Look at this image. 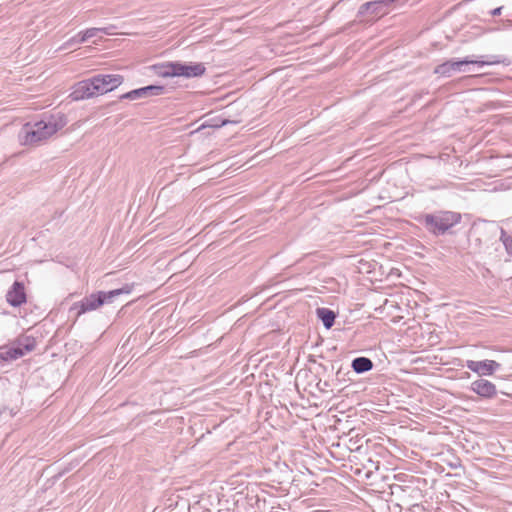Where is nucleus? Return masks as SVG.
<instances>
[{
  "label": "nucleus",
  "instance_id": "11",
  "mask_svg": "<svg viewBox=\"0 0 512 512\" xmlns=\"http://www.w3.org/2000/svg\"><path fill=\"white\" fill-rule=\"evenodd\" d=\"M470 390L483 399H492L497 395L496 386L487 379H477L470 385Z\"/></svg>",
  "mask_w": 512,
  "mask_h": 512
},
{
  "label": "nucleus",
  "instance_id": "6",
  "mask_svg": "<svg viewBox=\"0 0 512 512\" xmlns=\"http://www.w3.org/2000/svg\"><path fill=\"white\" fill-rule=\"evenodd\" d=\"M175 77H184V78H197L201 77L206 72V67L201 62H175Z\"/></svg>",
  "mask_w": 512,
  "mask_h": 512
},
{
  "label": "nucleus",
  "instance_id": "21",
  "mask_svg": "<svg viewBox=\"0 0 512 512\" xmlns=\"http://www.w3.org/2000/svg\"><path fill=\"white\" fill-rule=\"evenodd\" d=\"M502 9H503V7H502V6H500V7H497V8H495V9H493V10L491 11L492 16H499V15H501V13H502Z\"/></svg>",
  "mask_w": 512,
  "mask_h": 512
},
{
  "label": "nucleus",
  "instance_id": "5",
  "mask_svg": "<svg viewBox=\"0 0 512 512\" xmlns=\"http://www.w3.org/2000/svg\"><path fill=\"white\" fill-rule=\"evenodd\" d=\"M93 80L97 94L102 95L119 87L123 83L124 77L119 74H97L93 76Z\"/></svg>",
  "mask_w": 512,
  "mask_h": 512
},
{
  "label": "nucleus",
  "instance_id": "7",
  "mask_svg": "<svg viewBox=\"0 0 512 512\" xmlns=\"http://www.w3.org/2000/svg\"><path fill=\"white\" fill-rule=\"evenodd\" d=\"M98 95L95 87L93 77L80 81L73 87V91L70 93L69 98L72 101H80L88 98H92Z\"/></svg>",
  "mask_w": 512,
  "mask_h": 512
},
{
  "label": "nucleus",
  "instance_id": "9",
  "mask_svg": "<svg viewBox=\"0 0 512 512\" xmlns=\"http://www.w3.org/2000/svg\"><path fill=\"white\" fill-rule=\"evenodd\" d=\"M102 306V300L100 299L98 292L92 293L89 296L84 297L81 301L75 302L70 310L74 311L76 310L77 317L80 315L97 310Z\"/></svg>",
  "mask_w": 512,
  "mask_h": 512
},
{
  "label": "nucleus",
  "instance_id": "2",
  "mask_svg": "<svg viewBox=\"0 0 512 512\" xmlns=\"http://www.w3.org/2000/svg\"><path fill=\"white\" fill-rule=\"evenodd\" d=\"M462 216L453 211H437L421 215L418 221L434 236H441L461 222Z\"/></svg>",
  "mask_w": 512,
  "mask_h": 512
},
{
  "label": "nucleus",
  "instance_id": "14",
  "mask_svg": "<svg viewBox=\"0 0 512 512\" xmlns=\"http://www.w3.org/2000/svg\"><path fill=\"white\" fill-rule=\"evenodd\" d=\"M151 70L159 77H175V62L154 64L151 66Z\"/></svg>",
  "mask_w": 512,
  "mask_h": 512
},
{
  "label": "nucleus",
  "instance_id": "4",
  "mask_svg": "<svg viewBox=\"0 0 512 512\" xmlns=\"http://www.w3.org/2000/svg\"><path fill=\"white\" fill-rule=\"evenodd\" d=\"M36 341L30 336L19 338L16 345L3 348L0 351V360L13 361L23 357L35 349Z\"/></svg>",
  "mask_w": 512,
  "mask_h": 512
},
{
  "label": "nucleus",
  "instance_id": "12",
  "mask_svg": "<svg viewBox=\"0 0 512 512\" xmlns=\"http://www.w3.org/2000/svg\"><path fill=\"white\" fill-rule=\"evenodd\" d=\"M6 301L13 307H19L26 303L27 296L25 286L20 281H15L6 294Z\"/></svg>",
  "mask_w": 512,
  "mask_h": 512
},
{
  "label": "nucleus",
  "instance_id": "1",
  "mask_svg": "<svg viewBox=\"0 0 512 512\" xmlns=\"http://www.w3.org/2000/svg\"><path fill=\"white\" fill-rule=\"evenodd\" d=\"M68 123L62 112L44 113L39 121L26 123L20 133V142L24 145L38 146L63 129Z\"/></svg>",
  "mask_w": 512,
  "mask_h": 512
},
{
  "label": "nucleus",
  "instance_id": "13",
  "mask_svg": "<svg viewBox=\"0 0 512 512\" xmlns=\"http://www.w3.org/2000/svg\"><path fill=\"white\" fill-rule=\"evenodd\" d=\"M388 5L389 3H387V0H375L366 2L359 7L357 17L364 20L366 19L367 14H370L372 16L383 15L385 13L384 7Z\"/></svg>",
  "mask_w": 512,
  "mask_h": 512
},
{
  "label": "nucleus",
  "instance_id": "16",
  "mask_svg": "<svg viewBox=\"0 0 512 512\" xmlns=\"http://www.w3.org/2000/svg\"><path fill=\"white\" fill-rule=\"evenodd\" d=\"M374 364L370 358L357 357L352 360L351 367L357 374H362L372 370Z\"/></svg>",
  "mask_w": 512,
  "mask_h": 512
},
{
  "label": "nucleus",
  "instance_id": "22",
  "mask_svg": "<svg viewBox=\"0 0 512 512\" xmlns=\"http://www.w3.org/2000/svg\"><path fill=\"white\" fill-rule=\"evenodd\" d=\"M153 512H166L165 507H155Z\"/></svg>",
  "mask_w": 512,
  "mask_h": 512
},
{
  "label": "nucleus",
  "instance_id": "23",
  "mask_svg": "<svg viewBox=\"0 0 512 512\" xmlns=\"http://www.w3.org/2000/svg\"><path fill=\"white\" fill-rule=\"evenodd\" d=\"M396 0H387V3L391 4L393 2H395Z\"/></svg>",
  "mask_w": 512,
  "mask_h": 512
},
{
  "label": "nucleus",
  "instance_id": "10",
  "mask_svg": "<svg viewBox=\"0 0 512 512\" xmlns=\"http://www.w3.org/2000/svg\"><path fill=\"white\" fill-rule=\"evenodd\" d=\"M500 363L495 360H483V361H475V360H467L466 367L477 373L479 376H490L495 371L500 368Z\"/></svg>",
  "mask_w": 512,
  "mask_h": 512
},
{
  "label": "nucleus",
  "instance_id": "19",
  "mask_svg": "<svg viewBox=\"0 0 512 512\" xmlns=\"http://www.w3.org/2000/svg\"><path fill=\"white\" fill-rule=\"evenodd\" d=\"M500 240L503 242L507 253L512 255V235H508L504 229H501Z\"/></svg>",
  "mask_w": 512,
  "mask_h": 512
},
{
  "label": "nucleus",
  "instance_id": "17",
  "mask_svg": "<svg viewBox=\"0 0 512 512\" xmlns=\"http://www.w3.org/2000/svg\"><path fill=\"white\" fill-rule=\"evenodd\" d=\"M316 314L326 329H330L334 325L336 314L332 310L324 307L317 308Z\"/></svg>",
  "mask_w": 512,
  "mask_h": 512
},
{
  "label": "nucleus",
  "instance_id": "8",
  "mask_svg": "<svg viewBox=\"0 0 512 512\" xmlns=\"http://www.w3.org/2000/svg\"><path fill=\"white\" fill-rule=\"evenodd\" d=\"M166 88L162 85H148L138 89H134L120 96L121 100H137L141 98H148L151 96L163 95Z\"/></svg>",
  "mask_w": 512,
  "mask_h": 512
},
{
  "label": "nucleus",
  "instance_id": "20",
  "mask_svg": "<svg viewBox=\"0 0 512 512\" xmlns=\"http://www.w3.org/2000/svg\"><path fill=\"white\" fill-rule=\"evenodd\" d=\"M82 35V32H80L79 34H77L76 36L70 38L69 40H67L61 47H60V50H66V49H69L70 47H72L73 45L75 44H81V43H84L85 41H80V36Z\"/></svg>",
  "mask_w": 512,
  "mask_h": 512
},
{
  "label": "nucleus",
  "instance_id": "18",
  "mask_svg": "<svg viewBox=\"0 0 512 512\" xmlns=\"http://www.w3.org/2000/svg\"><path fill=\"white\" fill-rule=\"evenodd\" d=\"M112 27H105V28H89L82 32V35L80 36V41H87L88 39L97 36L99 32H103L104 34L111 35L110 29Z\"/></svg>",
  "mask_w": 512,
  "mask_h": 512
},
{
  "label": "nucleus",
  "instance_id": "15",
  "mask_svg": "<svg viewBox=\"0 0 512 512\" xmlns=\"http://www.w3.org/2000/svg\"><path fill=\"white\" fill-rule=\"evenodd\" d=\"M131 291V289L129 287H123V288H119V289H114V290H111V291H98V295L100 297V299L102 300V305L104 304H110V303H113L114 300L122 295V294H129Z\"/></svg>",
  "mask_w": 512,
  "mask_h": 512
},
{
  "label": "nucleus",
  "instance_id": "3",
  "mask_svg": "<svg viewBox=\"0 0 512 512\" xmlns=\"http://www.w3.org/2000/svg\"><path fill=\"white\" fill-rule=\"evenodd\" d=\"M485 60H475L469 59L466 57L463 60H448L434 68V74H438L443 77H451L454 72L465 71L464 67L469 64H475L478 66L484 65H496L503 64L505 66H509L511 64V60L503 55H491L487 56Z\"/></svg>",
  "mask_w": 512,
  "mask_h": 512
}]
</instances>
